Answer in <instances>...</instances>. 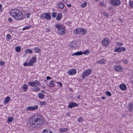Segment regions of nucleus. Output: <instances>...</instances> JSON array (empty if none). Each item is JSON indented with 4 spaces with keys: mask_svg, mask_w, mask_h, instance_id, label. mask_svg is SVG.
I'll use <instances>...</instances> for the list:
<instances>
[{
    "mask_svg": "<svg viewBox=\"0 0 133 133\" xmlns=\"http://www.w3.org/2000/svg\"><path fill=\"white\" fill-rule=\"evenodd\" d=\"M36 56L32 57L29 62L30 65L31 66H33L34 63L36 62Z\"/></svg>",
    "mask_w": 133,
    "mask_h": 133,
    "instance_id": "obj_11",
    "label": "nucleus"
},
{
    "mask_svg": "<svg viewBox=\"0 0 133 133\" xmlns=\"http://www.w3.org/2000/svg\"><path fill=\"white\" fill-rule=\"evenodd\" d=\"M71 47H72L73 48H75V47H76V46H75L72 45H71Z\"/></svg>",
    "mask_w": 133,
    "mask_h": 133,
    "instance_id": "obj_56",
    "label": "nucleus"
},
{
    "mask_svg": "<svg viewBox=\"0 0 133 133\" xmlns=\"http://www.w3.org/2000/svg\"><path fill=\"white\" fill-rule=\"evenodd\" d=\"M117 44L118 45H119V46L121 45H122L121 43L119 42H117Z\"/></svg>",
    "mask_w": 133,
    "mask_h": 133,
    "instance_id": "obj_50",
    "label": "nucleus"
},
{
    "mask_svg": "<svg viewBox=\"0 0 133 133\" xmlns=\"http://www.w3.org/2000/svg\"><path fill=\"white\" fill-rule=\"evenodd\" d=\"M120 88L122 90H124L126 89V86L124 84H121L120 85Z\"/></svg>",
    "mask_w": 133,
    "mask_h": 133,
    "instance_id": "obj_17",
    "label": "nucleus"
},
{
    "mask_svg": "<svg viewBox=\"0 0 133 133\" xmlns=\"http://www.w3.org/2000/svg\"><path fill=\"white\" fill-rule=\"evenodd\" d=\"M115 69L118 71H121V67L118 65H116L115 66Z\"/></svg>",
    "mask_w": 133,
    "mask_h": 133,
    "instance_id": "obj_22",
    "label": "nucleus"
},
{
    "mask_svg": "<svg viewBox=\"0 0 133 133\" xmlns=\"http://www.w3.org/2000/svg\"><path fill=\"white\" fill-rule=\"evenodd\" d=\"M78 105L76 103L70 102L69 103L68 107L70 108H72L73 107L77 106Z\"/></svg>",
    "mask_w": 133,
    "mask_h": 133,
    "instance_id": "obj_14",
    "label": "nucleus"
},
{
    "mask_svg": "<svg viewBox=\"0 0 133 133\" xmlns=\"http://www.w3.org/2000/svg\"><path fill=\"white\" fill-rule=\"evenodd\" d=\"M13 119V118L12 117H9L8 118V122H10L12 121Z\"/></svg>",
    "mask_w": 133,
    "mask_h": 133,
    "instance_id": "obj_32",
    "label": "nucleus"
},
{
    "mask_svg": "<svg viewBox=\"0 0 133 133\" xmlns=\"http://www.w3.org/2000/svg\"><path fill=\"white\" fill-rule=\"evenodd\" d=\"M32 89L33 91L35 92H36L37 91H38L39 90L40 88L38 87H35L32 88Z\"/></svg>",
    "mask_w": 133,
    "mask_h": 133,
    "instance_id": "obj_26",
    "label": "nucleus"
},
{
    "mask_svg": "<svg viewBox=\"0 0 133 133\" xmlns=\"http://www.w3.org/2000/svg\"><path fill=\"white\" fill-rule=\"evenodd\" d=\"M92 70L91 69H88L85 70L82 74V77L83 79H85V77L89 76L92 73Z\"/></svg>",
    "mask_w": 133,
    "mask_h": 133,
    "instance_id": "obj_4",
    "label": "nucleus"
},
{
    "mask_svg": "<svg viewBox=\"0 0 133 133\" xmlns=\"http://www.w3.org/2000/svg\"><path fill=\"white\" fill-rule=\"evenodd\" d=\"M123 61L124 63L126 64H127L128 63V61L125 59H123Z\"/></svg>",
    "mask_w": 133,
    "mask_h": 133,
    "instance_id": "obj_46",
    "label": "nucleus"
},
{
    "mask_svg": "<svg viewBox=\"0 0 133 133\" xmlns=\"http://www.w3.org/2000/svg\"><path fill=\"white\" fill-rule=\"evenodd\" d=\"M34 50L35 52L38 53L40 52L41 50L38 47H35L34 48Z\"/></svg>",
    "mask_w": 133,
    "mask_h": 133,
    "instance_id": "obj_25",
    "label": "nucleus"
},
{
    "mask_svg": "<svg viewBox=\"0 0 133 133\" xmlns=\"http://www.w3.org/2000/svg\"><path fill=\"white\" fill-rule=\"evenodd\" d=\"M132 106L131 104L130 103H129V109L130 110H131L132 108Z\"/></svg>",
    "mask_w": 133,
    "mask_h": 133,
    "instance_id": "obj_41",
    "label": "nucleus"
},
{
    "mask_svg": "<svg viewBox=\"0 0 133 133\" xmlns=\"http://www.w3.org/2000/svg\"><path fill=\"white\" fill-rule=\"evenodd\" d=\"M90 53L89 51L88 50H86L84 52L83 54L85 55H87L89 54Z\"/></svg>",
    "mask_w": 133,
    "mask_h": 133,
    "instance_id": "obj_39",
    "label": "nucleus"
},
{
    "mask_svg": "<svg viewBox=\"0 0 133 133\" xmlns=\"http://www.w3.org/2000/svg\"><path fill=\"white\" fill-rule=\"evenodd\" d=\"M51 79V78L49 76H48L46 77L47 80H49V79Z\"/></svg>",
    "mask_w": 133,
    "mask_h": 133,
    "instance_id": "obj_51",
    "label": "nucleus"
},
{
    "mask_svg": "<svg viewBox=\"0 0 133 133\" xmlns=\"http://www.w3.org/2000/svg\"><path fill=\"white\" fill-rule=\"evenodd\" d=\"M96 1H98L99 0H95Z\"/></svg>",
    "mask_w": 133,
    "mask_h": 133,
    "instance_id": "obj_59",
    "label": "nucleus"
},
{
    "mask_svg": "<svg viewBox=\"0 0 133 133\" xmlns=\"http://www.w3.org/2000/svg\"><path fill=\"white\" fill-rule=\"evenodd\" d=\"M106 94L108 96H110L111 95V93L109 91L106 92Z\"/></svg>",
    "mask_w": 133,
    "mask_h": 133,
    "instance_id": "obj_38",
    "label": "nucleus"
},
{
    "mask_svg": "<svg viewBox=\"0 0 133 133\" xmlns=\"http://www.w3.org/2000/svg\"><path fill=\"white\" fill-rule=\"evenodd\" d=\"M67 128H63L61 129L60 130V131L61 132L63 133L64 132H65L67 131Z\"/></svg>",
    "mask_w": 133,
    "mask_h": 133,
    "instance_id": "obj_28",
    "label": "nucleus"
},
{
    "mask_svg": "<svg viewBox=\"0 0 133 133\" xmlns=\"http://www.w3.org/2000/svg\"><path fill=\"white\" fill-rule=\"evenodd\" d=\"M80 98V95H78V96L77 97V99H79Z\"/></svg>",
    "mask_w": 133,
    "mask_h": 133,
    "instance_id": "obj_57",
    "label": "nucleus"
},
{
    "mask_svg": "<svg viewBox=\"0 0 133 133\" xmlns=\"http://www.w3.org/2000/svg\"><path fill=\"white\" fill-rule=\"evenodd\" d=\"M41 18L43 19L45 18L47 20H50L51 19V16L48 13H45L41 15Z\"/></svg>",
    "mask_w": 133,
    "mask_h": 133,
    "instance_id": "obj_9",
    "label": "nucleus"
},
{
    "mask_svg": "<svg viewBox=\"0 0 133 133\" xmlns=\"http://www.w3.org/2000/svg\"><path fill=\"white\" fill-rule=\"evenodd\" d=\"M58 5L59 8L60 9H62L64 8V5L63 3L61 2H59L58 3Z\"/></svg>",
    "mask_w": 133,
    "mask_h": 133,
    "instance_id": "obj_18",
    "label": "nucleus"
},
{
    "mask_svg": "<svg viewBox=\"0 0 133 133\" xmlns=\"http://www.w3.org/2000/svg\"><path fill=\"white\" fill-rule=\"evenodd\" d=\"M10 14L16 20H22L23 19V14L19 10L14 9L11 10Z\"/></svg>",
    "mask_w": 133,
    "mask_h": 133,
    "instance_id": "obj_2",
    "label": "nucleus"
},
{
    "mask_svg": "<svg viewBox=\"0 0 133 133\" xmlns=\"http://www.w3.org/2000/svg\"><path fill=\"white\" fill-rule=\"evenodd\" d=\"M38 107L37 105H35L33 107L29 106L26 108V110L29 111H34L38 108Z\"/></svg>",
    "mask_w": 133,
    "mask_h": 133,
    "instance_id": "obj_10",
    "label": "nucleus"
},
{
    "mask_svg": "<svg viewBox=\"0 0 133 133\" xmlns=\"http://www.w3.org/2000/svg\"><path fill=\"white\" fill-rule=\"evenodd\" d=\"M109 43L110 41L107 38H105L103 39L102 42V44L105 47L108 46Z\"/></svg>",
    "mask_w": 133,
    "mask_h": 133,
    "instance_id": "obj_6",
    "label": "nucleus"
},
{
    "mask_svg": "<svg viewBox=\"0 0 133 133\" xmlns=\"http://www.w3.org/2000/svg\"><path fill=\"white\" fill-rule=\"evenodd\" d=\"M87 32V30L82 28H78L74 30V33L76 35H84Z\"/></svg>",
    "mask_w": 133,
    "mask_h": 133,
    "instance_id": "obj_3",
    "label": "nucleus"
},
{
    "mask_svg": "<svg viewBox=\"0 0 133 133\" xmlns=\"http://www.w3.org/2000/svg\"><path fill=\"white\" fill-rule=\"evenodd\" d=\"M15 49L16 51L17 52H19L21 50V48L19 46L15 47Z\"/></svg>",
    "mask_w": 133,
    "mask_h": 133,
    "instance_id": "obj_30",
    "label": "nucleus"
},
{
    "mask_svg": "<svg viewBox=\"0 0 133 133\" xmlns=\"http://www.w3.org/2000/svg\"><path fill=\"white\" fill-rule=\"evenodd\" d=\"M103 14L105 16H106L107 17H108V14H107L106 12H104L103 13Z\"/></svg>",
    "mask_w": 133,
    "mask_h": 133,
    "instance_id": "obj_45",
    "label": "nucleus"
},
{
    "mask_svg": "<svg viewBox=\"0 0 133 133\" xmlns=\"http://www.w3.org/2000/svg\"><path fill=\"white\" fill-rule=\"evenodd\" d=\"M10 98L9 96L5 98L4 101V103L5 104H6L8 103L10 100Z\"/></svg>",
    "mask_w": 133,
    "mask_h": 133,
    "instance_id": "obj_23",
    "label": "nucleus"
},
{
    "mask_svg": "<svg viewBox=\"0 0 133 133\" xmlns=\"http://www.w3.org/2000/svg\"><path fill=\"white\" fill-rule=\"evenodd\" d=\"M28 86L26 84H24L22 87V89H23L24 91H26L27 89H28Z\"/></svg>",
    "mask_w": 133,
    "mask_h": 133,
    "instance_id": "obj_24",
    "label": "nucleus"
},
{
    "mask_svg": "<svg viewBox=\"0 0 133 133\" xmlns=\"http://www.w3.org/2000/svg\"><path fill=\"white\" fill-rule=\"evenodd\" d=\"M2 8V6L1 4H0V12L2 11L1 8Z\"/></svg>",
    "mask_w": 133,
    "mask_h": 133,
    "instance_id": "obj_53",
    "label": "nucleus"
},
{
    "mask_svg": "<svg viewBox=\"0 0 133 133\" xmlns=\"http://www.w3.org/2000/svg\"><path fill=\"white\" fill-rule=\"evenodd\" d=\"M39 82L37 80H35L34 82H30L28 83V84L31 86L35 87L38 86L39 84Z\"/></svg>",
    "mask_w": 133,
    "mask_h": 133,
    "instance_id": "obj_8",
    "label": "nucleus"
},
{
    "mask_svg": "<svg viewBox=\"0 0 133 133\" xmlns=\"http://www.w3.org/2000/svg\"><path fill=\"white\" fill-rule=\"evenodd\" d=\"M30 27L29 26H26V27H25L24 28H23V30H24L25 29H30Z\"/></svg>",
    "mask_w": 133,
    "mask_h": 133,
    "instance_id": "obj_42",
    "label": "nucleus"
},
{
    "mask_svg": "<svg viewBox=\"0 0 133 133\" xmlns=\"http://www.w3.org/2000/svg\"><path fill=\"white\" fill-rule=\"evenodd\" d=\"M62 16V15L61 13H58L56 17V20L58 21H60L61 20Z\"/></svg>",
    "mask_w": 133,
    "mask_h": 133,
    "instance_id": "obj_19",
    "label": "nucleus"
},
{
    "mask_svg": "<svg viewBox=\"0 0 133 133\" xmlns=\"http://www.w3.org/2000/svg\"><path fill=\"white\" fill-rule=\"evenodd\" d=\"M99 4L102 6V7H104L105 6V5L104 3V2H101L99 3Z\"/></svg>",
    "mask_w": 133,
    "mask_h": 133,
    "instance_id": "obj_40",
    "label": "nucleus"
},
{
    "mask_svg": "<svg viewBox=\"0 0 133 133\" xmlns=\"http://www.w3.org/2000/svg\"><path fill=\"white\" fill-rule=\"evenodd\" d=\"M42 91L43 92H44V93H46L45 91L44 90H42Z\"/></svg>",
    "mask_w": 133,
    "mask_h": 133,
    "instance_id": "obj_58",
    "label": "nucleus"
},
{
    "mask_svg": "<svg viewBox=\"0 0 133 133\" xmlns=\"http://www.w3.org/2000/svg\"><path fill=\"white\" fill-rule=\"evenodd\" d=\"M23 65L24 66H26L28 65H30V64L29 62H25L24 63Z\"/></svg>",
    "mask_w": 133,
    "mask_h": 133,
    "instance_id": "obj_36",
    "label": "nucleus"
},
{
    "mask_svg": "<svg viewBox=\"0 0 133 133\" xmlns=\"http://www.w3.org/2000/svg\"><path fill=\"white\" fill-rule=\"evenodd\" d=\"M77 72L76 70L74 69H71L68 71V73L69 75H73L76 74Z\"/></svg>",
    "mask_w": 133,
    "mask_h": 133,
    "instance_id": "obj_12",
    "label": "nucleus"
},
{
    "mask_svg": "<svg viewBox=\"0 0 133 133\" xmlns=\"http://www.w3.org/2000/svg\"><path fill=\"white\" fill-rule=\"evenodd\" d=\"M43 117L40 115L32 116L30 120V123L32 127L35 128L39 127V125L43 123Z\"/></svg>",
    "mask_w": 133,
    "mask_h": 133,
    "instance_id": "obj_1",
    "label": "nucleus"
},
{
    "mask_svg": "<svg viewBox=\"0 0 133 133\" xmlns=\"http://www.w3.org/2000/svg\"><path fill=\"white\" fill-rule=\"evenodd\" d=\"M26 53L31 54L32 53V51L30 49H28L26 50Z\"/></svg>",
    "mask_w": 133,
    "mask_h": 133,
    "instance_id": "obj_33",
    "label": "nucleus"
},
{
    "mask_svg": "<svg viewBox=\"0 0 133 133\" xmlns=\"http://www.w3.org/2000/svg\"><path fill=\"white\" fill-rule=\"evenodd\" d=\"M126 49L125 48L123 47H119L117 49L115 50V51L116 52H119L123 51H125Z\"/></svg>",
    "mask_w": 133,
    "mask_h": 133,
    "instance_id": "obj_13",
    "label": "nucleus"
},
{
    "mask_svg": "<svg viewBox=\"0 0 133 133\" xmlns=\"http://www.w3.org/2000/svg\"><path fill=\"white\" fill-rule=\"evenodd\" d=\"M82 54L83 53L81 52V51H79L75 52L72 54V56H79L82 55Z\"/></svg>",
    "mask_w": 133,
    "mask_h": 133,
    "instance_id": "obj_21",
    "label": "nucleus"
},
{
    "mask_svg": "<svg viewBox=\"0 0 133 133\" xmlns=\"http://www.w3.org/2000/svg\"><path fill=\"white\" fill-rule=\"evenodd\" d=\"M46 103L45 101H43L40 102V104L41 105H46Z\"/></svg>",
    "mask_w": 133,
    "mask_h": 133,
    "instance_id": "obj_34",
    "label": "nucleus"
},
{
    "mask_svg": "<svg viewBox=\"0 0 133 133\" xmlns=\"http://www.w3.org/2000/svg\"><path fill=\"white\" fill-rule=\"evenodd\" d=\"M43 88H44V86H43Z\"/></svg>",
    "mask_w": 133,
    "mask_h": 133,
    "instance_id": "obj_60",
    "label": "nucleus"
},
{
    "mask_svg": "<svg viewBox=\"0 0 133 133\" xmlns=\"http://www.w3.org/2000/svg\"><path fill=\"white\" fill-rule=\"evenodd\" d=\"M54 81H51L49 83V86L51 87H53L55 86V84L54 83Z\"/></svg>",
    "mask_w": 133,
    "mask_h": 133,
    "instance_id": "obj_27",
    "label": "nucleus"
},
{
    "mask_svg": "<svg viewBox=\"0 0 133 133\" xmlns=\"http://www.w3.org/2000/svg\"><path fill=\"white\" fill-rule=\"evenodd\" d=\"M101 98L103 100H104L105 99V97H101Z\"/></svg>",
    "mask_w": 133,
    "mask_h": 133,
    "instance_id": "obj_55",
    "label": "nucleus"
},
{
    "mask_svg": "<svg viewBox=\"0 0 133 133\" xmlns=\"http://www.w3.org/2000/svg\"><path fill=\"white\" fill-rule=\"evenodd\" d=\"M105 62V60L103 58L101 59L100 61H97V63L98 64H104Z\"/></svg>",
    "mask_w": 133,
    "mask_h": 133,
    "instance_id": "obj_15",
    "label": "nucleus"
},
{
    "mask_svg": "<svg viewBox=\"0 0 133 133\" xmlns=\"http://www.w3.org/2000/svg\"><path fill=\"white\" fill-rule=\"evenodd\" d=\"M7 38L8 39H9L11 38L10 35L9 34H8L6 36Z\"/></svg>",
    "mask_w": 133,
    "mask_h": 133,
    "instance_id": "obj_43",
    "label": "nucleus"
},
{
    "mask_svg": "<svg viewBox=\"0 0 133 133\" xmlns=\"http://www.w3.org/2000/svg\"><path fill=\"white\" fill-rule=\"evenodd\" d=\"M57 12H53L52 14V17L53 18H55Z\"/></svg>",
    "mask_w": 133,
    "mask_h": 133,
    "instance_id": "obj_35",
    "label": "nucleus"
},
{
    "mask_svg": "<svg viewBox=\"0 0 133 133\" xmlns=\"http://www.w3.org/2000/svg\"><path fill=\"white\" fill-rule=\"evenodd\" d=\"M38 97L41 99H43L44 97V95L42 92L39 93L38 94Z\"/></svg>",
    "mask_w": 133,
    "mask_h": 133,
    "instance_id": "obj_20",
    "label": "nucleus"
},
{
    "mask_svg": "<svg viewBox=\"0 0 133 133\" xmlns=\"http://www.w3.org/2000/svg\"><path fill=\"white\" fill-rule=\"evenodd\" d=\"M55 82L57 83L59 85V87H62V83L61 82H57L56 81H55Z\"/></svg>",
    "mask_w": 133,
    "mask_h": 133,
    "instance_id": "obj_44",
    "label": "nucleus"
},
{
    "mask_svg": "<svg viewBox=\"0 0 133 133\" xmlns=\"http://www.w3.org/2000/svg\"><path fill=\"white\" fill-rule=\"evenodd\" d=\"M87 4V2H85L82 3L81 5V6L82 8H84L85 7Z\"/></svg>",
    "mask_w": 133,
    "mask_h": 133,
    "instance_id": "obj_29",
    "label": "nucleus"
},
{
    "mask_svg": "<svg viewBox=\"0 0 133 133\" xmlns=\"http://www.w3.org/2000/svg\"><path fill=\"white\" fill-rule=\"evenodd\" d=\"M45 30L47 32H49L50 31V29L49 28H46Z\"/></svg>",
    "mask_w": 133,
    "mask_h": 133,
    "instance_id": "obj_48",
    "label": "nucleus"
},
{
    "mask_svg": "<svg viewBox=\"0 0 133 133\" xmlns=\"http://www.w3.org/2000/svg\"><path fill=\"white\" fill-rule=\"evenodd\" d=\"M55 27L58 29V31L59 33L63 34L65 33V31L62 26L57 24L55 25Z\"/></svg>",
    "mask_w": 133,
    "mask_h": 133,
    "instance_id": "obj_5",
    "label": "nucleus"
},
{
    "mask_svg": "<svg viewBox=\"0 0 133 133\" xmlns=\"http://www.w3.org/2000/svg\"><path fill=\"white\" fill-rule=\"evenodd\" d=\"M8 21L10 22H12V20L11 18H9L8 19Z\"/></svg>",
    "mask_w": 133,
    "mask_h": 133,
    "instance_id": "obj_49",
    "label": "nucleus"
},
{
    "mask_svg": "<svg viewBox=\"0 0 133 133\" xmlns=\"http://www.w3.org/2000/svg\"><path fill=\"white\" fill-rule=\"evenodd\" d=\"M111 4L115 6H117L120 5L121 3L119 0H112L110 1Z\"/></svg>",
    "mask_w": 133,
    "mask_h": 133,
    "instance_id": "obj_7",
    "label": "nucleus"
},
{
    "mask_svg": "<svg viewBox=\"0 0 133 133\" xmlns=\"http://www.w3.org/2000/svg\"><path fill=\"white\" fill-rule=\"evenodd\" d=\"M67 5L68 7H71V5L70 4H67Z\"/></svg>",
    "mask_w": 133,
    "mask_h": 133,
    "instance_id": "obj_52",
    "label": "nucleus"
},
{
    "mask_svg": "<svg viewBox=\"0 0 133 133\" xmlns=\"http://www.w3.org/2000/svg\"><path fill=\"white\" fill-rule=\"evenodd\" d=\"M4 64V62L2 61H0V64L2 65H3Z\"/></svg>",
    "mask_w": 133,
    "mask_h": 133,
    "instance_id": "obj_47",
    "label": "nucleus"
},
{
    "mask_svg": "<svg viewBox=\"0 0 133 133\" xmlns=\"http://www.w3.org/2000/svg\"><path fill=\"white\" fill-rule=\"evenodd\" d=\"M83 120V118L81 117H79L78 119V121L79 122H82Z\"/></svg>",
    "mask_w": 133,
    "mask_h": 133,
    "instance_id": "obj_37",
    "label": "nucleus"
},
{
    "mask_svg": "<svg viewBox=\"0 0 133 133\" xmlns=\"http://www.w3.org/2000/svg\"><path fill=\"white\" fill-rule=\"evenodd\" d=\"M26 16L27 18H28L30 17L29 15L27 14L26 15Z\"/></svg>",
    "mask_w": 133,
    "mask_h": 133,
    "instance_id": "obj_54",
    "label": "nucleus"
},
{
    "mask_svg": "<svg viewBox=\"0 0 133 133\" xmlns=\"http://www.w3.org/2000/svg\"><path fill=\"white\" fill-rule=\"evenodd\" d=\"M42 133H52V132L51 130L46 129L43 130Z\"/></svg>",
    "mask_w": 133,
    "mask_h": 133,
    "instance_id": "obj_16",
    "label": "nucleus"
},
{
    "mask_svg": "<svg viewBox=\"0 0 133 133\" xmlns=\"http://www.w3.org/2000/svg\"><path fill=\"white\" fill-rule=\"evenodd\" d=\"M129 5L131 8L133 7V1H130L129 2Z\"/></svg>",
    "mask_w": 133,
    "mask_h": 133,
    "instance_id": "obj_31",
    "label": "nucleus"
}]
</instances>
